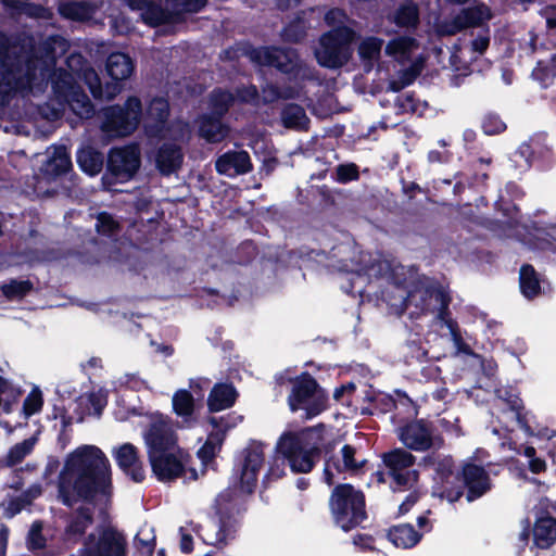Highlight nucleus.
Wrapping results in <instances>:
<instances>
[{"mask_svg":"<svg viewBox=\"0 0 556 556\" xmlns=\"http://www.w3.org/2000/svg\"><path fill=\"white\" fill-rule=\"evenodd\" d=\"M51 86L54 99L61 106L58 110L52 109L51 111L52 118L58 119L65 110V104L74 96V92H76L81 86L75 80L74 76L70 72L63 68L52 75Z\"/></svg>","mask_w":556,"mask_h":556,"instance_id":"obj_21","label":"nucleus"},{"mask_svg":"<svg viewBox=\"0 0 556 556\" xmlns=\"http://www.w3.org/2000/svg\"><path fill=\"white\" fill-rule=\"evenodd\" d=\"M27 507V502H25L24 500H22V497L18 495V496H15V497H11L7 505H2V516L4 518H13L14 516H16L17 514H20L24 508Z\"/></svg>","mask_w":556,"mask_h":556,"instance_id":"obj_62","label":"nucleus"},{"mask_svg":"<svg viewBox=\"0 0 556 556\" xmlns=\"http://www.w3.org/2000/svg\"><path fill=\"white\" fill-rule=\"evenodd\" d=\"M169 117V102L163 97H154L146 110L144 129L151 137L159 136L165 128Z\"/></svg>","mask_w":556,"mask_h":556,"instance_id":"obj_22","label":"nucleus"},{"mask_svg":"<svg viewBox=\"0 0 556 556\" xmlns=\"http://www.w3.org/2000/svg\"><path fill=\"white\" fill-rule=\"evenodd\" d=\"M399 439L412 451H428L433 446L432 427L424 419L409 421L400 428Z\"/></svg>","mask_w":556,"mask_h":556,"instance_id":"obj_19","label":"nucleus"},{"mask_svg":"<svg viewBox=\"0 0 556 556\" xmlns=\"http://www.w3.org/2000/svg\"><path fill=\"white\" fill-rule=\"evenodd\" d=\"M387 538L395 547L406 549L416 546L422 533L415 530L410 523H401L392 526L387 532Z\"/></svg>","mask_w":556,"mask_h":556,"instance_id":"obj_31","label":"nucleus"},{"mask_svg":"<svg viewBox=\"0 0 556 556\" xmlns=\"http://www.w3.org/2000/svg\"><path fill=\"white\" fill-rule=\"evenodd\" d=\"M43 523L41 520H35L27 533L26 544L30 552L43 549L47 545V540L42 533Z\"/></svg>","mask_w":556,"mask_h":556,"instance_id":"obj_52","label":"nucleus"},{"mask_svg":"<svg viewBox=\"0 0 556 556\" xmlns=\"http://www.w3.org/2000/svg\"><path fill=\"white\" fill-rule=\"evenodd\" d=\"M105 70L111 79L125 80L132 74L135 63L124 52H112L106 59Z\"/></svg>","mask_w":556,"mask_h":556,"instance_id":"obj_32","label":"nucleus"},{"mask_svg":"<svg viewBox=\"0 0 556 556\" xmlns=\"http://www.w3.org/2000/svg\"><path fill=\"white\" fill-rule=\"evenodd\" d=\"M390 21L399 28L414 31L420 24L419 7L414 0H405L394 10Z\"/></svg>","mask_w":556,"mask_h":556,"instance_id":"obj_29","label":"nucleus"},{"mask_svg":"<svg viewBox=\"0 0 556 556\" xmlns=\"http://www.w3.org/2000/svg\"><path fill=\"white\" fill-rule=\"evenodd\" d=\"M325 23L331 28L338 27L339 25H345L348 21V14L343 9L331 8L325 14Z\"/></svg>","mask_w":556,"mask_h":556,"instance_id":"obj_63","label":"nucleus"},{"mask_svg":"<svg viewBox=\"0 0 556 556\" xmlns=\"http://www.w3.org/2000/svg\"><path fill=\"white\" fill-rule=\"evenodd\" d=\"M356 31L346 25H339L324 33L315 50L317 63L325 68L338 70L349 63L353 55Z\"/></svg>","mask_w":556,"mask_h":556,"instance_id":"obj_7","label":"nucleus"},{"mask_svg":"<svg viewBox=\"0 0 556 556\" xmlns=\"http://www.w3.org/2000/svg\"><path fill=\"white\" fill-rule=\"evenodd\" d=\"M439 482L435 493L451 503L463 496V488L455 480V462L452 456H444L433 462Z\"/></svg>","mask_w":556,"mask_h":556,"instance_id":"obj_17","label":"nucleus"},{"mask_svg":"<svg viewBox=\"0 0 556 556\" xmlns=\"http://www.w3.org/2000/svg\"><path fill=\"white\" fill-rule=\"evenodd\" d=\"M230 128L222 117L212 114H203L199 121L198 134L207 143H219L229 135Z\"/></svg>","mask_w":556,"mask_h":556,"instance_id":"obj_26","label":"nucleus"},{"mask_svg":"<svg viewBox=\"0 0 556 556\" xmlns=\"http://www.w3.org/2000/svg\"><path fill=\"white\" fill-rule=\"evenodd\" d=\"M463 30L464 29L457 14L451 20L443 21L439 26V34L443 36H454Z\"/></svg>","mask_w":556,"mask_h":556,"instance_id":"obj_64","label":"nucleus"},{"mask_svg":"<svg viewBox=\"0 0 556 556\" xmlns=\"http://www.w3.org/2000/svg\"><path fill=\"white\" fill-rule=\"evenodd\" d=\"M184 152L180 146L166 141L162 143L155 154V166L161 175L170 176L182 165Z\"/></svg>","mask_w":556,"mask_h":556,"instance_id":"obj_23","label":"nucleus"},{"mask_svg":"<svg viewBox=\"0 0 556 556\" xmlns=\"http://www.w3.org/2000/svg\"><path fill=\"white\" fill-rule=\"evenodd\" d=\"M383 40L378 37H367L358 46V55L365 63H372L380 56Z\"/></svg>","mask_w":556,"mask_h":556,"instance_id":"obj_48","label":"nucleus"},{"mask_svg":"<svg viewBox=\"0 0 556 556\" xmlns=\"http://www.w3.org/2000/svg\"><path fill=\"white\" fill-rule=\"evenodd\" d=\"M309 452L303 454L296 433L285 432L278 440L275 453L268 462V469L263 477L262 484L268 488L270 483L286 476L287 465L294 473H308L313 470Z\"/></svg>","mask_w":556,"mask_h":556,"instance_id":"obj_5","label":"nucleus"},{"mask_svg":"<svg viewBox=\"0 0 556 556\" xmlns=\"http://www.w3.org/2000/svg\"><path fill=\"white\" fill-rule=\"evenodd\" d=\"M233 102L235 97L229 90L216 88L210 96L211 112L208 114L224 118V116L229 112V109L232 106Z\"/></svg>","mask_w":556,"mask_h":556,"instance_id":"obj_43","label":"nucleus"},{"mask_svg":"<svg viewBox=\"0 0 556 556\" xmlns=\"http://www.w3.org/2000/svg\"><path fill=\"white\" fill-rule=\"evenodd\" d=\"M276 380L280 386L285 381L291 383L287 402L292 413L303 410L304 418L312 419L327 409L328 394L308 371L290 378H285L281 374Z\"/></svg>","mask_w":556,"mask_h":556,"instance_id":"obj_6","label":"nucleus"},{"mask_svg":"<svg viewBox=\"0 0 556 556\" xmlns=\"http://www.w3.org/2000/svg\"><path fill=\"white\" fill-rule=\"evenodd\" d=\"M207 0H167V4L177 13L179 18L181 13H198L206 4Z\"/></svg>","mask_w":556,"mask_h":556,"instance_id":"obj_54","label":"nucleus"},{"mask_svg":"<svg viewBox=\"0 0 556 556\" xmlns=\"http://www.w3.org/2000/svg\"><path fill=\"white\" fill-rule=\"evenodd\" d=\"M366 406H362L363 415L387 414L396 408V401L390 394L377 391L371 387L365 391L363 399Z\"/></svg>","mask_w":556,"mask_h":556,"instance_id":"obj_30","label":"nucleus"},{"mask_svg":"<svg viewBox=\"0 0 556 556\" xmlns=\"http://www.w3.org/2000/svg\"><path fill=\"white\" fill-rule=\"evenodd\" d=\"M238 392L232 383H216L207 397V407L211 413L224 410L235 405Z\"/></svg>","mask_w":556,"mask_h":556,"instance_id":"obj_28","label":"nucleus"},{"mask_svg":"<svg viewBox=\"0 0 556 556\" xmlns=\"http://www.w3.org/2000/svg\"><path fill=\"white\" fill-rule=\"evenodd\" d=\"M83 78L85 84L88 86L91 96L96 100H112L123 89V80L116 79H111V81H108L103 87L98 73L91 66H87L84 70Z\"/></svg>","mask_w":556,"mask_h":556,"instance_id":"obj_24","label":"nucleus"},{"mask_svg":"<svg viewBox=\"0 0 556 556\" xmlns=\"http://www.w3.org/2000/svg\"><path fill=\"white\" fill-rule=\"evenodd\" d=\"M140 17L146 25L152 28L179 21L177 13H175L173 9H164L161 4L152 1L146 7V10L140 13Z\"/></svg>","mask_w":556,"mask_h":556,"instance_id":"obj_37","label":"nucleus"},{"mask_svg":"<svg viewBox=\"0 0 556 556\" xmlns=\"http://www.w3.org/2000/svg\"><path fill=\"white\" fill-rule=\"evenodd\" d=\"M326 427L323 422L303 429L296 433L299 444L303 454L309 452V458L313 462V469L316 464L321 459V456H328L333 452L334 444L326 439Z\"/></svg>","mask_w":556,"mask_h":556,"instance_id":"obj_15","label":"nucleus"},{"mask_svg":"<svg viewBox=\"0 0 556 556\" xmlns=\"http://www.w3.org/2000/svg\"><path fill=\"white\" fill-rule=\"evenodd\" d=\"M250 59L260 65L275 67L289 80H296L304 68L303 61L296 49L291 47H258L250 52Z\"/></svg>","mask_w":556,"mask_h":556,"instance_id":"obj_11","label":"nucleus"},{"mask_svg":"<svg viewBox=\"0 0 556 556\" xmlns=\"http://www.w3.org/2000/svg\"><path fill=\"white\" fill-rule=\"evenodd\" d=\"M238 419L242 420V416L235 417L233 415L228 414L220 417L211 416L208 417V422L214 430H223L226 433L229 429L237 426Z\"/></svg>","mask_w":556,"mask_h":556,"instance_id":"obj_60","label":"nucleus"},{"mask_svg":"<svg viewBox=\"0 0 556 556\" xmlns=\"http://www.w3.org/2000/svg\"><path fill=\"white\" fill-rule=\"evenodd\" d=\"M534 514L533 543L541 549L549 548L556 543V518L549 514L548 505L543 501L534 507Z\"/></svg>","mask_w":556,"mask_h":556,"instance_id":"obj_20","label":"nucleus"},{"mask_svg":"<svg viewBox=\"0 0 556 556\" xmlns=\"http://www.w3.org/2000/svg\"><path fill=\"white\" fill-rule=\"evenodd\" d=\"M33 288L34 285L28 279H11L8 283H4L1 287V292L9 300L23 299L33 290Z\"/></svg>","mask_w":556,"mask_h":556,"instance_id":"obj_50","label":"nucleus"},{"mask_svg":"<svg viewBox=\"0 0 556 556\" xmlns=\"http://www.w3.org/2000/svg\"><path fill=\"white\" fill-rule=\"evenodd\" d=\"M519 287L521 294L532 300L541 294L540 274L531 264H523L519 271Z\"/></svg>","mask_w":556,"mask_h":556,"instance_id":"obj_38","label":"nucleus"},{"mask_svg":"<svg viewBox=\"0 0 556 556\" xmlns=\"http://www.w3.org/2000/svg\"><path fill=\"white\" fill-rule=\"evenodd\" d=\"M281 124L287 129L306 131L309 128V118L304 108L298 103H287L280 112Z\"/></svg>","mask_w":556,"mask_h":556,"instance_id":"obj_33","label":"nucleus"},{"mask_svg":"<svg viewBox=\"0 0 556 556\" xmlns=\"http://www.w3.org/2000/svg\"><path fill=\"white\" fill-rule=\"evenodd\" d=\"M34 441L31 439H26L20 443L13 445L5 458L0 459V469H4L7 467L15 466L23 462V459L33 451Z\"/></svg>","mask_w":556,"mask_h":556,"instance_id":"obj_45","label":"nucleus"},{"mask_svg":"<svg viewBox=\"0 0 556 556\" xmlns=\"http://www.w3.org/2000/svg\"><path fill=\"white\" fill-rule=\"evenodd\" d=\"M23 391L21 388L14 387L7 378L0 376V408L5 414H10L13 405L17 403Z\"/></svg>","mask_w":556,"mask_h":556,"instance_id":"obj_44","label":"nucleus"},{"mask_svg":"<svg viewBox=\"0 0 556 556\" xmlns=\"http://www.w3.org/2000/svg\"><path fill=\"white\" fill-rule=\"evenodd\" d=\"M495 210L501 212L503 217L508 222H517L519 218V207L511 201L505 200L500 197L494 203Z\"/></svg>","mask_w":556,"mask_h":556,"instance_id":"obj_59","label":"nucleus"},{"mask_svg":"<svg viewBox=\"0 0 556 556\" xmlns=\"http://www.w3.org/2000/svg\"><path fill=\"white\" fill-rule=\"evenodd\" d=\"M381 458L387 468V473L414 469L413 466L416 462V457L410 452L401 447L384 452Z\"/></svg>","mask_w":556,"mask_h":556,"instance_id":"obj_34","label":"nucleus"},{"mask_svg":"<svg viewBox=\"0 0 556 556\" xmlns=\"http://www.w3.org/2000/svg\"><path fill=\"white\" fill-rule=\"evenodd\" d=\"M112 469L103 451L96 445H83L72 452L59 475L58 497L61 503L73 508L61 516L63 523L59 540L68 549L84 544L88 530L94 523V511L89 505L97 500L112 495Z\"/></svg>","mask_w":556,"mask_h":556,"instance_id":"obj_1","label":"nucleus"},{"mask_svg":"<svg viewBox=\"0 0 556 556\" xmlns=\"http://www.w3.org/2000/svg\"><path fill=\"white\" fill-rule=\"evenodd\" d=\"M43 397L38 387H35L26 396L23 403V413L26 417H30L42 409Z\"/></svg>","mask_w":556,"mask_h":556,"instance_id":"obj_55","label":"nucleus"},{"mask_svg":"<svg viewBox=\"0 0 556 556\" xmlns=\"http://www.w3.org/2000/svg\"><path fill=\"white\" fill-rule=\"evenodd\" d=\"M71 168L72 161L66 154L54 156L47 164V172L55 177L67 174Z\"/></svg>","mask_w":556,"mask_h":556,"instance_id":"obj_56","label":"nucleus"},{"mask_svg":"<svg viewBox=\"0 0 556 556\" xmlns=\"http://www.w3.org/2000/svg\"><path fill=\"white\" fill-rule=\"evenodd\" d=\"M112 456L121 471L132 482L141 483L146 479L143 462L139 448L132 443L126 442L113 447Z\"/></svg>","mask_w":556,"mask_h":556,"instance_id":"obj_16","label":"nucleus"},{"mask_svg":"<svg viewBox=\"0 0 556 556\" xmlns=\"http://www.w3.org/2000/svg\"><path fill=\"white\" fill-rule=\"evenodd\" d=\"M147 455L152 456L172 451H181L178 438L169 421L160 418L153 420L144 432Z\"/></svg>","mask_w":556,"mask_h":556,"instance_id":"obj_14","label":"nucleus"},{"mask_svg":"<svg viewBox=\"0 0 556 556\" xmlns=\"http://www.w3.org/2000/svg\"><path fill=\"white\" fill-rule=\"evenodd\" d=\"M332 179L346 185L359 179V166L353 162L338 164L332 173Z\"/></svg>","mask_w":556,"mask_h":556,"instance_id":"obj_51","label":"nucleus"},{"mask_svg":"<svg viewBox=\"0 0 556 556\" xmlns=\"http://www.w3.org/2000/svg\"><path fill=\"white\" fill-rule=\"evenodd\" d=\"M518 152L529 166L539 170L552 168L556 161L554 149L548 143V134L545 131L533 134L527 142L519 146Z\"/></svg>","mask_w":556,"mask_h":556,"instance_id":"obj_13","label":"nucleus"},{"mask_svg":"<svg viewBox=\"0 0 556 556\" xmlns=\"http://www.w3.org/2000/svg\"><path fill=\"white\" fill-rule=\"evenodd\" d=\"M328 507L333 525L344 532L358 528L368 519L365 493L351 483L333 486Z\"/></svg>","mask_w":556,"mask_h":556,"instance_id":"obj_4","label":"nucleus"},{"mask_svg":"<svg viewBox=\"0 0 556 556\" xmlns=\"http://www.w3.org/2000/svg\"><path fill=\"white\" fill-rule=\"evenodd\" d=\"M76 161L85 174L93 177L102 172L104 155L93 147L87 146L77 151Z\"/></svg>","mask_w":556,"mask_h":556,"instance_id":"obj_35","label":"nucleus"},{"mask_svg":"<svg viewBox=\"0 0 556 556\" xmlns=\"http://www.w3.org/2000/svg\"><path fill=\"white\" fill-rule=\"evenodd\" d=\"M38 67L34 45L11 41L0 30V106L9 105L18 91L31 88Z\"/></svg>","mask_w":556,"mask_h":556,"instance_id":"obj_3","label":"nucleus"},{"mask_svg":"<svg viewBox=\"0 0 556 556\" xmlns=\"http://www.w3.org/2000/svg\"><path fill=\"white\" fill-rule=\"evenodd\" d=\"M173 410L177 416L185 419L190 418L194 413V399L190 391L180 389L173 395Z\"/></svg>","mask_w":556,"mask_h":556,"instance_id":"obj_46","label":"nucleus"},{"mask_svg":"<svg viewBox=\"0 0 556 556\" xmlns=\"http://www.w3.org/2000/svg\"><path fill=\"white\" fill-rule=\"evenodd\" d=\"M66 106L80 119H89L96 112L93 103L81 87L74 92Z\"/></svg>","mask_w":556,"mask_h":556,"instance_id":"obj_41","label":"nucleus"},{"mask_svg":"<svg viewBox=\"0 0 556 556\" xmlns=\"http://www.w3.org/2000/svg\"><path fill=\"white\" fill-rule=\"evenodd\" d=\"M128 541L124 531L112 525L98 526L90 532L76 556H127Z\"/></svg>","mask_w":556,"mask_h":556,"instance_id":"obj_10","label":"nucleus"},{"mask_svg":"<svg viewBox=\"0 0 556 556\" xmlns=\"http://www.w3.org/2000/svg\"><path fill=\"white\" fill-rule=\"evenodd\" d=\"M388 476L391 478L390 488L393 492L412 490L419 480V471L417 469L388 473Z\"/></svg>","mask_w":556,"mask_h":556,"instance_id":"obj_47","label":"nucleus"},{"mask_svg":"<svg viewBox=\"0 0 556 556\" xmlns=\"http://www.w3.org/2000/svg\"><path fill=\"white\" fill-rule=\"evenodd\" d=\"M481 128L485 135L494 136L504 132L507 126L497 113L489 112L482 118Z\"/></svg>","mask_w":556,"mask_h":556,"instance_id":"obj_53","label":"nucleus"},{"mask_svg":"<svg viewBox=\"0 0 556 556\" xmlns=\"http://www.w3.org/2000/svg\"><path fill=\"white\" fill-rule=\"evenodd\" d=\"M413 41L414 39L410 37L393 39L387 45L386 52L390 55L405 54L409 50Z\"/></svg>","mask_w":556,"mask_h":556,"instance_id":"obj_61","label":"nucleus"},{"mask_svg":"<svg viewBox=\"0 0 556 556\" xmlns=\"http://www.w3.org/2000/svg\"><path fill=\"white\" fill-rule=\"evenodd\" d=\"M141 166V154L136 143L111 148L108 153L105 172L101 177L104 190L131 180Z\"/></svg>","mask_w":556,"mask_h":556,"instance_id":"obj_8","label":"nucleus"},{"mask_svg":"<svg viewBox=\"0 0 556 556\" xmlns=\"http://www.w3.org/2000/svg\"><path fill=\"white\" fill-rule=\"evenodd\" d=\"M96 230L100 236L113 239L118 235L121 225L111 213L100 212L97 215Z\"/></svg>","mask_w":556,"mask_h":556,"instance_id":"obj_49","label":"nucleus"},{"mask_svg":"<svg viewBox=\"0 0 556 556\" xmlns=\"http://www.w3.org/2000/svg\"><path fill=\"white\" fill-rule=\"evenodd\" d=\"M538 232L540 233L538 248L556 253V225H549Z\"/></svg>","mask_w":556,"mask_h":556,"instance_id":"obj_58","label":"nucleus"},{"mask_svg":"<svg viewBox=\"0 0 556 556\" xmlns=\"http://www.w3.org/2000/svg\"><path fill=\"white\" fill-rule=\"evenodd\" d=\"M156 546V536L153 534L149 539H142L140 532L134 538V556H153Z\"/></svg>","mask_w":556,"mask_h":556,"instance_id":"obj_57","label":"nucleus"},{"mask_svg":"<svg viewBox=\"0 0 556 556\" xmlns=\"http://www.w3.org/2000/svg\"><path fill=\"white\" fill-rule=\"evenodd\" d=\"M178 452L172 451L148 457L152 473L157 481L169 483L186 475V465L179 457Z\"/></svg>","mask_w":556,"mask_h":556,"instance_id":"obj_18","label":"nucleus"},{"mask_svg":"<svg viewBox=\"0 0 556 556\" xmlns=\"http://www.w3.org/2000/svg\"><path fill=\"white\" fill-rule=\"evenodd\" d=\"M307 35V25L303 12L295 15L281 30V39L289 43H300Z\"/></svg>","mask_w":556,"mask_h":556,"instance_id":"obj_42","label":"nucleus"},{"mask_svg":"<svg viewBox=\"0 0 556 556\" xmlns=\"http://www.w3.org/2000/svg\"><path fill=\"white\" fill-rule=\"evenodd\" d=\"M58 11L65 20L87 22L93 16L96 7L86 1H65L60 3Z\"/></svg>","mask_w":556,"mask_h":556,"instance_id":"obj_36","label":"nucleus"},{"mask_svg":"<svg viewBox=\"0 0 556 556\" xmlns=\"http://www.w3.org/2000/svg\"><path fill=\"white\" fill-rule=\"evenodd\" d=\"M531 77L542 89L549 88L556 79V53L548 59L539 60L531 72Z\"/></svg>","mask_w":556,"mask_h":556,"instance_id":"obj_39","label":"nucleus"},{"mask_svg":"<svg viewBox=\"0 0 556 556\" xmlns=\"http://www.w3.org/2000/svg\"><path fill=\"white\" fill-rule=\"evenodd\" d=\"M216 172L220 175H230L233 169L236 175H244L253 169L250 154L245 150L227 151L215 162Z\"/></svg>","mask_w":556,"mask_h":556,"instance_id":"obj_25","label":"nucleus"},{"mask_svg":"<svg viewBox=\"0 0 556 556\" xmlns=\"http://www.w3.org/2000/svg\"><path fill=\"white\" fill-rule=\"evenodd\" d=\"M457 16L464 30L471 27H480L485 21L491 18L490 10L484 4L464 8L457 13Z\"/></svg>","mask_w":556,"mask_h":556,"instance_id":"obj_40","label":"nucleus"},{"mask_svg":"<svg viewBox=\"0 0 556 556\" xmlns=\"http://www.w3.org/2000/svg\"><path fill=\"white\" fill-rule=\"evenodd\" d=\"M342 460L334 459L332 466L339 473H350L352 476L363 475L366 471L368 460L357 456V450L351 444H344L341 448Z\"/></svg>","mask_w":556,"mask_h":556,"instance_id":"obj_27","label":"nucleus"},{"mask_svg":"<svg viewBox=\"0 0 556 556\" xmlns=\"http://www.w3.org/2000/svg\"><path fill=\"white\" fill-rule=\"evenodd\" d=\"M263 444L252 442L241 452L233 467L229 485L214 501V511L218 518L215 546L224 547L235 538L240 520L248 509L247 497L256 489L258 473L264 464Z\"/></svg>","mask_w":556,"mask_h":556,"instance_id":"obj_2","label":"nucleus"},{"mask_svg":"<svg viewBox=\"0 0 556 556\" xmlns=\"http://www.w3.org/2000/svg\"><path fill=\"white\" fill-rule=\"evenodd\" d=\"M141 116V100L129 96L123 105L114 104L102 109L101 130L110 138L127 137L138 128Z\"/></svg>","mask_w":556,"mask_h":556,"instance_id":"obj_9","label":"nucleus"},{"mask_svg":"<svg viewBox=\"0 0 556 556\" xmlns=\"http://www.w3.org/2000/svg\"><path fill=\"white\" fill-rule=\"evenodd\" d=\"M463 491L466 490V500L473 502L485 495L492 489V480L482 465H477L472 458L463 463L455 476Z\"/></svg>","mask_w":556,"mask_h":556,"instance_id":"obj_12","label":"nucleus"}]
</instances>
